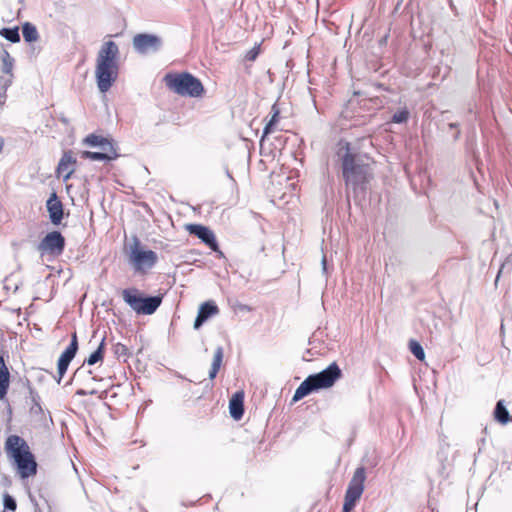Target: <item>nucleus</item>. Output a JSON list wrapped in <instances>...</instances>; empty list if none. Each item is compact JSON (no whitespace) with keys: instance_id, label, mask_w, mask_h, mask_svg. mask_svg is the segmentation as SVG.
I'll list each match as a JSON object with an SVG mask.
<instances>
[{"instance_id":"16","label":"nucleus","mask_w":512,"mask_h":512,"mask_svg":"<svg viewBox=\"0 0 512 512\" xmlns=\"http://www.w3.org/2000/svg\"><path fill=\"white\" fill-rule=\"evenodd\" d=\"M83 144L90 147H100L101 150H112V148H116L112 140L96 134L87 135L83 139Z\"/></svg>"},{"instance_id":"28","label":"nucleus","mask_w":512,"mask_h":512,"mask_svg":"<svg viewBox=\"0 0 512 512\" xmlns=\"http://www.w3.org/2000/svg\"><path fill=\"white\" fill-rule=\"evenodd\" d=\"M409 347H410L411 353L418 360H423L425 358L424 350H423L422 346L417 341L411 340L410 344H409Z\"/></svg>"},{"instance_id":"33","label":"nucleus","mask_w":512,"mask_h":512,"mask_svg":"<svg viewBox=\"0 0 512 512\" xmlns=\"http://www.w3.org/2000/svg\"><path fill=\"white\" fill-rule=\"evenodd\" d=\"M114 353L117 357H124L128 355V349L124 344L117 343L114 345Z\"/></svg>"},{"instance_id":"6","label":"nucleus","mask_w":512,"mask_h":512,"mask_svg":"<svg viewBox=\"0 0 512 512\" xmlns=\"http://www.w3.org/2000/svg\"><path fill=\"white\" fill-rule=\"evenodd\" d=\"M122 297L125 303L137 314L151 315L162 303V297L149 296L143 297L136 288H128L122 291Z\"/></svg>"},{"instance_id":"10","label":"nucleus","mask_w":512,"mask_h":512,"mask_svg":"<svg viewBox=\"0 0 512 512\" xmlns=\"http://www.w3.org/2000/svg\"><path fill=\"white\" fill-rule=\"evenodd\" d=\"M132 44L135 51L139 54H148L157 52L161 48L163 42L161 37L157 35L140 33L133 37Z\"/></svg>"},{"instance_id":"31","label":"nucleus","mask_w":512,"mask_h":512,"mask_svg":"<svg viewBox=\"0 0 512 512\" xmlns=\"http://www.w3.org/2000/svg\"><path fill=\"white\" fill-rule=\"evenodd\" d=\"M260 54V45L256 44L253 46L245 55V59L248 61H255Z\"/></svg>"},{"instance_id":"2","label":"nucleus","mask_w":512,"mask_h":512,"mask_svg":"<svg viewBox=\"0 0 512 512\" xmlns=\"http://www.w3.org/2000/svg\"><path fill=\"white\" fill-rule=\"evenodd\" d=\"M343 150L345 151L341 156L343 177L346 185L355 189L368 181L370 168L368 164L364 163L360 155L351 153L349 143H345L340 148L339 155Z\"/></svg>"},{"instance_id":"37","label":"nucleus","mask_w":512,"mask_h":512,"mask_svg":"<svg viewBox=\"0 0 512 512\" xmlns=\"http://www.w3.org/2000/svg\"><path fill=\"white\" fill-rule=\"evenodd\" d=\"M449 126H450L451 128H455V127H456V124L451 123Z\"/></svg>"},{"instance_id":"8","label":"nucleus","mask_w":512,"mask_h":512,"mask_svg":"<svg viewBox=\"0 0 512 512\" xmlns=\"http://www.w3.org/2000/svg\"><path fill=\"white\" fill-rule=\"evenodd\" d=\"M366 479V472L364 467H358L352 479L349 482L346 494L343 509L345 512H350L357 502L360 499L361 495L364 491V482Z\"/></svg>"},{"instance_id":"13","label":"nucleus","mask_w":512,"mask_h":512,"mask_svg":"<svg viewBox=\"0 0 512 512\" xmlns=\"http://www.w3.org/2000/svg\"><path fill=\"white\" fill-rule=\"evenodd\" d=\"M50 220L54 225L60 224L63 218V205L56 193H52L46 203Z\"/></svg>"},{"instance_id":"25","label":"nucleus","mask_w":512,"mask_h":512,"mask_svg":"<svg viewBox=\"0 0 512 512\" xmlns=\"http://www.w3.org/2000/svg\"><path fill=\"white\" fill-rule=\"evenodd\" d=\"M0 35L12 43H17L20 41V35L17 27L2 28L0 30Z\"/></svg>"},{"instance_id":"29","label":"nucleus","mask_w":512,"mask_h":512,"mask_svg":"<svg viewBox=\"0 0 512 512\" xmlns=\"http://www.w3.org/2000/svg\"><path fill=\"white\" fill-rule=\"evenodd\" d=\"M278 114H279V111L276 110L274 112V114L272 115L270 121L266 124L261 141H263L264 137L272 131V127L278 121Z\"/></svg>"},{"instance_id":"27","label":"nucleus","mask_w":512,"mask_h":512,"mask_svg":"<svg viewBox=\"0 0 512 512\" xmlns=\"http://www.w3.org/2000/svg\"><path fill=\"white\" fill-rule=\"evenodd\" d=\"M409 116H410V113H409L408 109L402 108L393 114L392 122L398 123V124L405 123L408 121Z\"/></svg>"},{"instance_id":"26","label":"nucleus","mask_w":512,"mask_h":512,"mask_svg":"<svg viewBox=\"0 0 512 512\" xmlns=\"http://www.w3.org/2000/svg\"><path fill=\"white\" fill-rule=\"evenodd\" d=\"M14 75H0V99L6 97L8 88L12 85Z\"/></svg>"},{"instance_id":"17","label":"nucleus","mask_w":512,"mask_h":512,"mask_svg":"<svg viewBox=\"0 0 512 512\" xmlns=\"http://www.w3.org/2000/svg\"><path fill=\"white\" fill-rule=\"evenodd\" d=\"M244 393L236 392L229 402V411L232 418L239 420L244 414Z\"/></svg>"},{"instance_id":"20","label":"nucleus","mask_w":512,"mask_h":512,"mask_svg":"<svg viewBox=\"0 0 512 512\" xmlns=\"http://www.w3.org/2000/svg\"><path fill=\"white\" fill-rule=\"evenodd\" d=\"M494 418L496 421H498L501 424L508 423V421L510 419V415H509L507 408L504 405L503 400H499L497 402L495 409H494Z\"/></svg>"},{"instance_id":"14","label":"nucleus","mask_w":512,"mask_h":512,"mask_svg":"<svg viewBox=\"0 0 512 512\" xmlns=\"http://www.w3.org/2000/svg\"><path fill=\"white\" fill-rule=\"evenodd\" d=\"M219 309L213 301H207L200 305L197 317L194 322V328L199 329L203 323L211 316L217 315Z\"/></svg>"},{"instance_id":"19","label":"nucleus","mask_w":512,"mask_h":512,"mask_svg":"<svg viewBox=\"0 0 512 512\" xmlns=\"http://www.w3.org/2000/svg\"><path fill=\"white\" fill-rule=\"evenodd\" d=\"M223 356H224L223 348L221 346L217 347L214 352L211 369L209 371V378L211 380L216 377V375L221 367V364L223 361Z\"/></svg>"},{"instance_id":"22","label":"nucleus","mask_w":512,"mask_h":512,"mask_svg":"<svg viewBox=\"0 0 512 512\" xmlns=\"http://www.w3.org/2000/svg\"><path fill=\"white\" fill-rule=\"evenodd\" d=\"M1 61H2V73L6 75H14L13 74V68H14V58L9 54L7 50H4L1 55Z\"/></svg>"},{"instance_id":"5","label":"nucleus","mask_w":512,"mask_h":512,"mask_svg":"<svg viewBox=\"0 0 512 512\" xmlns=\"http://www.w3.org/2000/svg\"><path fill=\"white\" fill-rule=\"evenodd\" d=\"M164 80L166 86L180 96L199 98L205 92L201 81L188 72L169 73Z\"/></svg>"},{"instance_id":"36","label":"nucleus","mask_w":512,"mask_h":512,"mask_svg":"<svg viewBox=\"0 0 512 512\" xmlns=\"http://www.w3.org/2000/svg\"><path fill=\"white\" fill-rule=\"evenodd\" d=\"M3 145H4V140L3 138L0 136V152L2 151L3 149Z\"/></svg>"},{"instance_id":"34","label":"nucleus","mask_w":512,"mask_h":512,"mask_svg":"<svg viewBox=\"0 0 512 512\" xmlns=\"http://www.w3.org/2000/svg\"><path fill=\"white\" fill-rule=\"evenodd\" d=\"M33 401H34V406L32 407V411H35V412H36L37 410L41 411V410H42L41 405L36 401V399H35V398H33Z\"/></svg>"},{"instance_id":"24","label":"nucleus","mask_w":512,"mask_h":512,"mask_svg":"<svg viewBox=\"0 0 512 512\" xmlns=\"http://www.w3.org/2000/svg\"><path fill=\"white\" fill-rule=\"evenodd\" d=\"M105 347V338H102L98 348L85 360L88 365H94L103 358V352Z\"/></svg>"},{"instance_id":"7","label":"nucleus","mask_w":512,"mask_h":512,"mask_svg":"<svg viewBox=\"0 0 512 512\" xmlns=\"http://www.w3.org/2000/svg\"><path fill=\"white\" fill-rule=\"evenodd\" d=\"M158 261L156 252L144 250L140 241L135 238L129 250V263L137 272H146L154 267Z\"/></svg>"},{"instance_id":"12","label":"nucleus","mask_w":512,"mask_h":512,"mask_svg":"<svg viewBox=\"0 0 512 512\" xmlns=\"http://www.w3.org/2000/svg\"><path fill=\"white\" fill-rule=\"evenodd\" d=\"M76 164V160L73 158L71 152H65L61 157L58 167L57 174L59 177H62L64 181H67L71 175L74 173V166Z\"/></svg>"},{"instance_id":"30","label":"nucleus","mask_w":512,"mask_h":512,"mask_svg":"<svg viewBox=\"0 0 512 512\" xmlns=\"http://www.w3.org/2000/svg\"><path fill=\"white\" fill-rule=\"evenodd\" d=\"M69 364H70V362H68L67 360L59 358L58 365H57L58 366V374H59L58 383H60L62 377L66 373Z\"/></svg>"},{"instance_id":"1","label":"nucleus","mask_w":512,"mask_h":512,"mask_svg":"<svg viewBox=\"0 0 512 512\" xmlns=\"http://www.w3.org/2000/svg\"><path fill=\"white\" fill-rule=\"evenodd\" d=\"M119 47L114 41H105L96 56L95 80L101 93L108 92L119 76Z\"/></svg>"},{"instance_id":"23","label":"nucleus","mask_w":512,"mask_h":512,"mask_svg":"<svg viewBox=\"0 0 512 512\" xmlns=\"http://www.w3.org/2000/svg\"><path fill=\"white\" fill-rule=\"evenodd\" d=\"M22 34L26 42H34L39 37L36 27L29 22L23 24Z\"/></svg>"},{"instance_id":"3","label":"nucleus","mask_w":512,"mask_h":512,"mask_svg":"<svg viewBox=\"0 0 512 512\" xmlns=\"http://www.w3.org/2000/svg\"><path fill=\"white\" fill-rule=\"evenodd\" d=\"M341 377V370L334 362L323 371L308 376L296 389L293 401H298L313 391L325 389L333 386V384Z\"/></svg>"},{"instance_id":"4","label":"nucleus","mask_w":512,"mask_h":512,"mask_svg":"<svg viewBox=\"0 0 512 512\" xmlns=\"http://www.w3.org/2000/svg\"><path fill=\"white\" fill-rule=\"evenodd\" d=\"M6 450L11 453L22 478L36 473L37 464L28 444L19 436L11 435L6 440Z\"/></svg>"},{"instance_id":"11","label":"nucleus","mask_w":512,"mask_h":512,"mask_svg":"<svg viewBox=\"0 0 512 512\" xmlns=\"http://www.w3.org/2000/svg\"><path fill=\"white\" fill-rule=\"evenodd\" d=\"M187 231L197 236L203 243H205L209 248H211L214 252H218L222 255V252L219 250L218 243L216 241V237L211 229L201 224H189L186 226Z\"/></svg>"},{"instance_id":"15","label":"nucleus","mask_w":512,"mask_h":512,"mask_svg":"<svg viewBox=\"0 0 512 512\" xmlns=\"http://www.w3.org/2000/svg\"><path fill=\"white\" fill-rule=\"evenodd\" d=\"M118 157L119 154L117 152V148H112V150H102V152L83 151L81 153V158L92 161H112Z\"/></svg>"},{"instance_id":"32","label":"nucleus","mask_w":512,"mask_h":512,"mask_svg":"<svg viewBox=\"0 0 512 512\" xmlns=\"http://www.w3.org/2000/svg\"><path fill=\"white\" fill-rule=\"evenodd\" d=\"M16 501L15 499L10 496L9 494H5L4 495V507L5 509L9 510V511H15L16 510Z\"/></svg>"},{"instance_id":"35","label":"nucleus","mask_w":512,"mask_h":512,"mask_svg":"<svg viewBox=\"0 0 512 512\" xmlns=\"http://www.w3.org/2000/svg\"><path fill=\"white\" fill-rule=\"evenodd\" d=\"M322 270L323 272H326L327 270V260L325 256L322 258Z\"/></svg>"},{"instance_id":"18","label":"nucleus","mask_w":512,"mask_h":512,"mask_svg":"<svg viewBox=\"0 0 512 512\" xmlns=\"http://www.w3.org/2000/svg\"><path fill=\"white\" fill-rule=\"evenodd\" d=\"M10 383V374L5 365L4 359L0 357V400L4 399Z\"/></svg>"},{"instance_id":"9","label":"nucleus","mask_w":512,"mask_h":512,"mask_svg":"<svg viewBox=\"0 0 512 512\" xmlns=\"http://www.w3.org/2000/svg\"><path fill=\"white\" fill-rule=\"evenodd\" d=\"M65 249V238L59 231L49 232L38 244L41 255L59 256Z\"/></svg>"},{"instance_id":"21","label":"nucleus","mask_w":512,"mask_h":512,"mask_svg":"<svg viewBox=\"0 0 512 512\" xmlns=\"http://www.w3.org/2000/svg\"><path fill=\"white\" fill-rule=\"evenodd\" d=\"M78 350V340L76 333H73L71 336V342L68 347L63 351L60 358L71 362L75 357Z\"/></svg>"}]
</instances>
